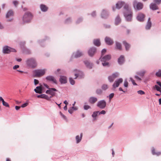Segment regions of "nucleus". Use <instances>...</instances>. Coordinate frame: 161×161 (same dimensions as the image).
I'll list each match as a JSON object with an SVG mask.
<instances>
[{
  "instance_id": "1",
  "label": "nucleus",
  "mask_w": 161,
  "mask_h": 161,
  "mask_svg": "<svg viewBox=\"0 0 161 161\" xmlns=\"http://www.w3.org/2000/svg\"><path fill=\"white\" fill-rule=\"evenodd\" d=\"M123 14L127 21L130 22L131 21L133 13L131 8L128 4H125L124 7Z\"/></svg>"
},
{
  "instance_id": "2",
  "label": "nucleus",
  "mask_w": 161,
  "mask_h": 161,
  "mask_svg": "<svg viewBox=\"0 0 161 161\" xmlns=\"http://www.w3.org/2000/svg\"><path fill=\"white\" fill-rule=\"evenodd\" d=\"M111 58L110 56L109 55H106L103 58L101 57L99 60L102 62V64L103 66H109V63L108 61H109Z\"/></svg>"
},
{
  "instance_id": "3",
  "label": "nucleus",
  "mask_w": 161,
  "mask_h": 161,
  "mask_svg": "<svg viewBox=\"0 0 161 161\" xmlns=\"http://www.w3.org/2000/svg\"><path fill=\"white\" fill-rule=\"evenodd\" d=\"M46 70L45 69H36L33 71L34 75V76L38 77H40L44 75L45 72Z\"/></svg>"
},
{
  "instance_id": "4",
  "label": "nucleus",
  "mask_w": 161,
  "mask_h": 161,
  "mask_svg": "<svg viewBox=\"0 0 161 161\" xmlns=\"http://www.w3.org/2000/svg\"><path fill=\"white\" fill-rule=\"evenodd\" d=\"M32 16L30 12L25 13L23 18V21L24 23H27L30 22L32 19Z\"/></svg>"
},
{
  "instance_id": "5",
  "label": "nucleus",
  "mask_w": 161,
  "mask_h": 161,
  "mask_svg": "<svg viewBox=\"0 0 161 161\" xmlns=\"http://www.w3.org/2000/svg\"><path fill=\"white\" fill-rule=\"evenodd\" d=\"M133 6L135 9L139 10L143 8V5L142 3L137 2L136 0H134L133 3Z\"/></svg>"
},
{
  "instance_id": "6",
  "label": "nucleus",
  "mask_w": 161,
  "mask_h": 161,
  "mask_svg": "<svg viewBox=\"0 0 161 161\" xmlns=\"http://www.w3.org/2000/svg\"><path fill=\"white\" fill-rule=\"evenodd\" d=\"M26 63L28 66L32 68L35 67L37 65V63L36 60L33 58H31L27 60L26 61Z\"/></svg>"
},
{
  "instance_id": "7",
  "label": "nucleus",
  "mask_w": 161,
  "mask_h": 161,
  "mask_svg": "<svg viewBox=\"0 0 161 161\" xmlns=\"http://www.w3.org/2000/svg\"><path fill=\"white\" fill-rule=\"evenodd\" d=\"M3 51L4 53H8L10 52H15L16 51L14 49L6 46L3 47Z\"/></svg>"
},
{
  "instance_id": "8",
  "label": "nucleus",
  "mask_w": 161,
  "mask_h": 161,
  "mask_svg": "<svg viewBox=\"0 0 161 161\" xmlns=\"http://www.w3.org/2000/svg\"><path fill=\"white\" fill-rule=\"evenodd\" d=\"M57 91V90L54 88H49L48 90L46 91V93L47 94H49L51 95V96L49 97L50 98L55 95V92Z\"/></svg>"
},
{
  "instance_id": "9",
  "label": "nucleus",
  "mask_w": 161,
  "mask_h": 161,
  "mask_svg": "<svg viewBox=\"0 0 161 161\" xmlns=\"http://www.w3.org/2000/svg\"><path fill=\"white\" fill-rule=\"evenodd\" d=\"M123 81V80L122 78H119L116 80L113 85V87L115 88L119 86V84Z\"/></svg>"
},
{
  "instance_id": "10",
  "label": "nucleus",
  "mask_w": 161,
  "mask_h": 161,
  "mask_svg": "<svg viewBox=\"0 0 161 161\" xmlns=\"http://www.w3.org/2000/svg\"><path fill=\"white\" fill-rule=\"evenodd\" d=\"M97 105L100 108L103 109L106 107V103L104 100H102L97 103Z\"/></svg>"
},
{
  "instance_id": "11",
  "label": "nucleus",
  "mask_w": 161,
  "mask_h": 161,
  "mask_svg": "<svg viewBox=\"0 0 161 161\" xmlns=\"http://www.w3.org/2000/svg\"><path fill=\"white\" fill-rule=\"evenodd\" d=\"M145 15L142 13H139L138 14L137 16L136 19L139 21L143 22L144 20Z\"/></svg>"
},
{
  "instance_id": "12",
  "label": "nucleus",
  "mask_w": 161,
  "mask_h": 161,
  "mask_svg": "<svg viewBox=\"0 0 161 161\" xmlns=\"http://www.w3.org/2000/svg\"><path fill=\"white\" fill-rule=\"evenodd\" d=\"M46 79L50 81H51L55 84H57V80L56 79L52 76H48L46 77Z\"/></svg>"
},
{
  "instance_id": "13",
  "label": "nucleus",
  "mask_w": 161,
  "mask_h": 161,
  "mask_svg": "<svg viewBox=\"0 0 161 161\" xmlns=\"http://www.w3.org/2000/svg\"><path fill=\"white\" fill-rule=\"evenodd\" d=\"M96 51V49L94 47L90 48L88 51V55L89 56L92 57L93 56Z\"/></svg>"
},
{
  "instance_id": "14",
  "label": "nucleus",
  "mask_w": 161,
  "mask_h": 161,
  "mask_svg": "<svg viewBox=\"0 0 161 161\" xmlns=\"http://www.w3.org/2000/svg\"><path fill=\"white\" fill-rule=\"evenodd\" d=\"M126 4H125V3L124 2L121 1H119L116 4V8L118 9H119L121 8L122 6L124 5V6Z\"/></svg>"
},
{
  "instance_id": "15",
  "label": "nucleus",
  "mask_w": 161,
  "mask_h": 161,
  "mask_svg": "<svg viewBox=\"0 0 161 161\" xmlns=\"http://www.w3.org/2000/svg\"><path fill=\"white\" fill-rule=\"evenodd\" d=\"M150 8L153 10H158L159 9L157 5L153 3H151L149 5Z\"/></svg>"
},
{
  "instance_id": "16",
  "label": "nucleus",
  "mask_w": 161,
  "mask_h": 161,
  "mask_svg": "<svg viewBox=\"0 0 161 161\" xmlns=\"http://www.w3.org/2000/svg\"><path fill=\"white\" fill-rule=\"evenodd\" d=\"M151 26L152 22L151 21V18H149L148 19L146 25L145 26V29L147 30H149L150 29Z\"/></svg>"
},
{
  "instance_id": "17",
  "label": "nucleus",
  "mask_w": 161,
  "mask_h": 161,
  "mask_svg": "<svg viewBox=\"0 0 161 161\" xmlns=\"http://www.w3.org/2000/svg\"><path fill=\"white\" fill-rule=\"evenodd\" d=\"M59 81L61 84H65L67 82V79L65 76H61L59 78Z\"/></svg>"
},
{
  "instance_id": "18",
  "label": "nucleus",
  "mask_w": 161,
  "mask_h": 161,
  "mask_svg": "<svg viewBox=\"0 0 161 161\" xmlns=\"http://www.w3.org/2000/svg\"><path fill=\"white\" fill-rule=\"evenodd\" d=\"M125 60L124 57L123 55H121L118 60L119 64L120 65L122 64L124 62Z\"/></svg>"
},
{
  "instance_id": "19",
  "label": "nucleus",
  "mask_w": 161,
  "mask_h": 161,
  "mask_svg": "<svg viewBox=\"0 0 161 161\" xmlns=\"http://www.w3.org/2000/svg\"><path fill=\"white\" fill-rule=\"evenodd\" d=\"M82 133H81L80 136H79V135H77L76 136L75 139L76 140V143H79L81 141L82 137Z\"/></svg>"
},
{
  "instance_id": "20",
  "label": "nucleus",
  "mask_w": 161,
  "mask_h": 161,
  "mask_svg": "<svg viewBox=\"0 0 161 161\" xmlns=\"http://www.w3.org/2000/svg\"><path fill=\"white\" fill-rule=\"evenodd\" d=\"M108 16V14L107 12L105 10H103L102 11L101 17L103 18H107Z\"/></svg>"
},
{
  "instance_id": "21",
  "label": "nucleus",
  "mask_w": 161,
  "mask_h": 161,
  "mask_svg": "<svg viewBox=\"0 0 161 161\" xmlns=\"http://www.w3.org/2000/svg\"><path fill=\"white\" fill-rule=\"evenodd\" d=\"M42 90L41 86H37L34 89V91L36 93L40 94L42 93Z\"/></svg>"
},
{
  "instance_id": "22",
  "label": "nucleus",
  "mask_w": 161,
  "mask_h": 161,
  "mask_svg": "<svg viewBox=\"0 0 161 161\" xmlns=\"http://www.w3.org/2000/svg\"><path fill=\"white\" fill-rule=\"evenodd\" d=\"M37 97L38 98H45L48 100L50 99V97L48 96L45 94L38 95Z\"/></svg>"
},
{
  "instance_id": "23",
  "label": "nucleus",
  "mask_w": 161,
  "mask_h": 161,
  "mask_svg": "<svg viewBox=\"0 0 161 161\" xmlns=\"http://www.w3.org/2000/svg\"><path fill=\"white\" fill-rule=\"evenodd\" d=\"M82 54L81 52L79 51H78L75 53V54H73V56L75 58H77L80 57L82 55Z\"/></svg>"
},
{
  "instance_id": "24",
  "label": "nucleus",
  "mask_w": 161,
  "mask_h": 161,
  "mask_svg": "<svg viewBox=\"0 0 161 161\" xmlns=\"http://www.w3.org/2000/svg\"><path fill=\"white\" fill-rule=\"evenodd\" d=\"M97 101L96 97H91L89 99V102L92 104H93Z\"/></svg>"
},
{
  "instance_id": "25",
  "label": "nucleus",
  "mask_w": 161,
  "mask_h": 161,
  "mask_svg": "<svg viewBox=\"0 0 161 161\" xmlns=\"http://www.w3.org/2000/svg\"><path fill=\"white\" fill-rule=\"evenodd\" d=\"M84 63L86 65V67L89 68L91 69L93 66L92 64V63H90L88 61H86L84 62Z\"/></svg>"
},
{
  "instance_id": "26",
  "label": "nucleus",
  "mask_w": 161,
  "mask_h": 161,
  "mask_svg": "<svg viewBox=\"0 0 161 161\" xmlns=\"http://www.w3.org/2000/svg\"><path fill=\"white\" fill-rule=\"evenodd\" d=\"M13 14V12L12 10H9L7 12L6 14V17L7 18H9L12 16Z\"/></svg>"
},
{
  "instance_id": "27",
  "label": "nucleus",
  "mask_w": 161,
  "mask_h": 161,
  "mask_svg": "<svg viewBox=\"0 0 161 161\" xmlns=\"http://www.w3.org/2000/svg\"><path fill=\"white\" fill-rule=\"evenodd\" d=\"M123 43L125 47L126 50V51L128 50L130 47V45L127 43L125 41H123Z\"/></svg>"
},
{
  "instance_id": "28",
  "label": "nucleus",
  "mask_w": 161,
  "mask_h": 161,
  "mask_svg": "<svg viewBox=\"0 0 161 161\" xmlns=\"http://www.w3.org/2000/svg\"><path fill=\"white\" fill-rule=\"evenodd\" d=\"M121 22V19L119 15L117 16L115 19V24L118 25Z\"/></svg>"
},
{
  "instance_id": "29",
  "label": "nucleus",
  "mask_w": 161,
  "mask_h": 161,
  "mask_svg": "<svg viewBox=\"0 0 161 161\" xmlns=\"http://www.w3.org/2000/svg\"><path fill=\"white\" fill-rule=\"evenodd\" d=\"M40 8L41 10L43 12L46 11L48 9L47 7L45 5L41 4L40 5Z\"/></svg>"
},
{
  "instance_id": "30",
  "label": "nucleus",
  "mask_w": 161,
  "mask_h": 161,
  "mask_svg": "<svg viewBox=\"0 0 161 161\" xmlns=\"http://www.w3.org/2000/svg\"><path fill=\"white\" fill-rule=\"evenodd\" d=\"M93 44L96 46H99L101 43L99 40L97 39L94 40Z\"/></svg>"
},
{
  "instance_id": "31",
  "label": "nucleus",
  "mask_w": 161,
  "mask_h": 161,
  "mask_svg": "<svg viewBox=\"0 0 161 161\" xmlns=\"http://www.w3.org/2000/svg\"><path fill=\"white\" fill-rule=\"evenodd\" d=\"M152 153L153 155H156L157 156H159L160 155H161V152H158L156 153L155 152V149L153 147L152 150Z\"/></svg>"
},
{
  "instance_id": "32",
  "label": "nucleus",
  "mask_w": 161,
  "mask_h": 161,
  "mask_svg": "<svg viewBox=\"0 0 161 161\" xmlns=\"http://www.w3.org/2000/svg\"><path fill=\"white\" fill-rule=\"evenodd\" d=\"M146 72L145 70H142L140 71L137 72L136 74L141 76L143 77Z\"/></svg>"
},
{
  "instance_id": "33",
  "label": "nucleus",
  "mask_w": 161,
  "mask_h": 161,
  "mask_svg": "<svg viewBox=\"0 0 161 161\" xmlns=\"http://www.w3.org/2000/svg\"><path fill=\"white\" fill-rule=\"evenodd\" d=\"M116 48L119 50H121L122 49L121 45V44L117 42H116Z\"/></svg>"
},
{
  "instance_id": "34",
  "label": "nucleus",
  "mask_w": 161,
  "mask_h": 161,
  "mask_svg": "<svg viewBox=\"0 0 161 161\" xmlns=\"http://www.w3.org/2000/svg\"><path fill=\"white\" fill-rule=\"evenodd\" d=\"M105 41L106 43L107 44H108V45L111 44L110 39V38H109L107 37H106L105 38Z\"/></svg>"
},
{
  "instance_id": "35",
  "label": "nucleus",
  "mask_w": 161,
  "mask_h": 161,
  "mask_svg": "<svg viewBox=\"0 0 161 161\" xmlns=\"http://www.w3.org/2000/svg\"><path fill=\"white\" fill-rule=\"evenodd\" d=\"M99 111H95L92 114V117L94 118V119H95V118L97 117L98 115V114H99Z\"/></svg>"
},
{
  "instance_id": "36",
  "label": "nucleus",
  "mask_w": 161,
  "mask_h": 161,
  "mask_svg": "<svg viewBox=\"0 0 161 161\" xmlns=\"http://www.w3.org/2000/svg\"><path fill=\"white\" fill-rule=\"evenodd\" d=\"M153 2L156 5H159L161 3V0H153Z\"/></svg>"
},
{
  "instance_id": "37",
  "label": "nucleus",
  "mask_w": 161,
  "mask_h": 161,
  "mask_svg": "<svg viewBox=\"0 0 161 161\" xmlns=\"http://www.w3.org/2000/svg\"><path fill=\"white\" fill-rule=\"evenodd\" d=\"M153 87L154 89H156L158 91H159L160 89L161 88V87L160 86H159L157 85H155Z\"/></svg>"
},
{
  "instance_id": "38",
  "label": "nucleus",
  "mask_w": 161,
  "mask_h": 161,
  "mask_svg": "<svg viewBox=\"0 0 161 161\" xmlns=\"http://www.w3.org/2000/svg\"><path fill=\"white\" fill-rule=\"evenodd\" d=\"M156 75L158 77L161 76V70H159L156 73Z\"/></svg>"
},
{
  "instance_id": "39",
  "label": "nucleus",
  "mask_w": 161,
  "mask_h": 161,
  "mask_svg": "<svg viewBox=\"0 0 161 161\" xmlns=\"http://www.w3.org/2000/svg\"><path fill=\"white\" fill-rule=\"evenodd\" d=\"M69 81L70 83L72 85H74L75 83V81L71 78H69Z\"/></svg>"
},
{
  "instance_id": "40",
  "label": "nucleus",
  "mask_w": 161,
  "mask_h": 161,
  "mask_svg": "<svg viewBox=\"0 0 161 161\" xmlns=\"http://www.w3.org/2000/svg\"><path fill=\"white\" fill-rule=\"evenodd\" d=\"M119 74L118 72H115L112 74V76L113 78H116L119 76Z\"/></svg>"
},
{
  "instance_id": "41",
  "label": "nucleus",
  "mask_w": 161,
  "mask_h": 161,
  "mask_svg": "<svg viewBox=\"0 0 161 161\" xmlns=\"http://www.w3.org/2000/svg\"><path fill=\"white\" fill-rule=\"evenodd\" d=\"M75 71H77L78 73V74L76 73V74H75V76H76L75 77V79H76L77 78V77L79 76L80 74L82 73L80 71L77 69L75 70Z\"/></svg>"
},
{
  "instance_id": "42",
  "label": "nucleus",
  "mask_w": 161,
  "mask_h": 161,
  "mask_svg": "<svg viewBox=\"0 0 161 161\" xmlns=\"http://www.w3.org/2000/svg\"><path fill=\"white\" fill-rule=\"evenodd\" d=\"M130 80L132 82V83L133 84V85H137L136 83H135V81L132 78L130 77Z\"/></svg>"
},
{
  "instance_id": "43",
  "label": "nucleus",
  "mask_w": 161,
  "mask_h": 161,
  "mask_svg": "<svg viewBox=\"0 0 161 161\" xmlns=\"http://www.w3.org/2000/svg\"><path fill=\"white\" fill-rule=\"evenodd\" d=\"M90 108V106L88 105H85L84 106V109L85 110H87Z\"/></svg>"
},
{
  "instance_id": "44",
  "label": "nucleus",
  "mask_w": 161,
  "mask_h": 161,
  "mask_svg": "<svg viewBox=\"0 0 161 161\" xmlns=\"http://www.w3.org/2000/svg\"><path fill=\"white\" fill-rule=\"evenodd\" d=\"M138 94L140 95H143L145 94V92L142 90H139L137 91Z\"/></svg>"
},
{
  "instance_id": "45",
  "label": "nucleus",
  "mask_w": 161,
  "mask_h": 161,
  "mask_svg": "<svg viewBox=\"0 0 161 161\" xmlns=\"http://www.w3.org/2000/svg\"><path fill=\"white\" fill-rule=\"evenodd\" d=\"M124 86L125 87H127L128 86V82L126 80H125L124 82Z\"/></svg>"
},
{
  "instance_id": "46",
  "label": "nucleus",
  "mask_w": 161,
  "mask_h": 161,
  "mask_svg": "<svg viewBox=\"0 0 161 161\" xmlns=\"http://www.w3.org/2000/svg\"><path fill=\"white\" fill-rule=\"evenodd\" d=\"M103 89L105 90L108 88V86L107 85H103L102 86Z\"/></svg>"
},
{
  "instance_id": "47",
  "label": "nucleus",
  "mask_w": 161,
  "mask_h": 161,
  "mask_svg": "<svg viewBox=\"0 0 161 161\" xmlns=\"http://www.w3.org/2000/svg\"><path fill=\"white\" fill-rule=\"evenodd\" d=\"M59 114L65 120L66 119H67L66 116L64 115L61 112H59Z\"/></svg>"
},
{
  "instance_id": "48",
  "label": "nucleus",
  "mask_w": 161,
  "mask_h": 161,
  "mask_svg": "<svg viewBox=\"0 0 161 161\" xmlns=\"http://www.w3.org/2000/svg\"><path fill=\"white\" fill-rule=\"evenodd\" d=\"M98 113H99V115L101 114H106V112L105 110H103L100 112H99V111Z\"/></svg>"
},
{
  "instance_id": "49",
  "label": "nucleus",
  "mask_w": 161,
  "mask_h": 161,
  "mask_svg": "<svg viewBox=\"0 0 161 161\" xmlns=\"http://www.w3.org/2000/svg\"><path fill=\"white\" fill-rule=\"evenodd\" d=\"M3 105L6 107H9V105L8 103L6 102H5L3 104Z\"/></svg>"
},
{
  "instance_id": "50",
  "label": "nucleus",
  "mask_w": 161,
  "mask_h": 161,
  "mask_svg": "<svg viewBox=\"0 0 161 161\" xmlns=\"http://www.w3.org/2000/svg\"><path fill=\"white\" fill-rule=\"evenodd\" d=\"M106 50L105 49H103L102 51V55H104L106 52Z\"/></svg>"
},
{
  "instance_id": "51",
  "label": "nucleus",
  "mask_w": 161,
  "mask_h": 161,
  "mask_svg": "<svg viewBox=\"0 0 161 161\" xmlns=\"http://www.w3.org/2000/svg\"><path fill=\"white\" fill-rule=\"evenodd\" d=\"M34 83L35 85H36L39 83V81L35 79L34 80Z\"/></svg>"
},
{
  "instance_id": "52",
  "label": "nucleus",
  "mask_w": 161,
  "mask_h": 161,
  "mask_svg": "<svg viewBox=\"0 0 161 161\" xmlns=\"http://www.w3.org/2000/svg\"><path fill=\"white\" fill-rule=\"evenodd\" d=\"M68 112L70 114H72L73 113V110L71 108H70L68 110Z\"/></svg>"
},
{
  "instance_id": "53",
  "label": "nucleus",
  "mask_w": 161,
  "mask_h": 161,
  "mask_svg": "<svg viewBox=\"0 0 161 161\" xmlns=\"http://www.w3.org/2000/svg\"><path fill=\"white\" fill-rule=\"evenodd\" d=\"M19 67V66L18 65H15L13 67V69L14 70L16 69L17 68Z\"/></svg>"
},
{
  "instance_id": "54",
  "label": "nucleus",
  "mask_w": 161,
  "mask_h": 161,
  "mask_svg": "<svg viewBox=\"0 0 161 161\" xmlns=\"http://www.w3.org/2000/svg\"><path fill=\"white\" fill-rule=\"evenodd\" d=\"M135 77L136 79L138 80H141V78L139 77L138 75H135Z\"/></svg>"
},
{
  "instance_id": "55",
  "label": "nucleus",
  "mask_w": 161,
  "mask_h": 161,
  "mask_svg": "<svg viewBox=\"0 0 161 161\" xmlns=\"http://www.w3.org/2000/svg\"><path fill=\"white\" fill-rule=\"evenodd\" d=\"M13 3L15 6H16V5H18V2L17 1H14L13 2Z\"/></svg>"
},
{
  "instance_id": "56",
  "label": "nucleus",
  "mask_w": 161,
  "mask_h": 161,
  "mask_svg": "<svg viewBox=\"0 0 161 161\" xmlns=\"http://www.w3.org/2000/svg\"><path fill=\"white\" fill-rule=\"evenodd\" d=\"M71 21V19L70 18L67 19L65 21L66 23H69Z\"/></svg>"
},
{
  "instance_id": "57",
  "label": "nucleus",
  "mask_w": 161,
  "mask_h": 161,
  "mask_svg": "<svg viewBox=\"0 0 161 161\" xmlns=\"http://www.w3.org/2000/svg\"><path fill=\"white\" fill-rule=\"evenodd\" d=\"M27 103H25L23 104L22 105H21V107L22 108H24L25 107H26L27 105Z\"/></svg>"
},
{
  "instance_id": "58",
  "label": "nucleus",
  "mask_w": 161,
  "mask_h": 161,
  "mask_svg": "<svg viewBox=\"0 0 161 161\" xmlns=\"http://www.w3.org/2000/svg\"><path fill=\"white\" fill-rule=\"evenodd\" d=\"M82 21V19L81 18H79L76 21L77 23H79Z\"/></svg>"
},
{
  "instance_id": "59",
  "label": "nucleus",
  "mask_w": 161,
  "mask_h": 161,
  "mask_svg": "<svg viewBox=\"0 0 161 161\" xmlns=\"http://www.w3.org/2000/svg\"><path fill=\"white\" fill-rule=\"evenodd\" d=\"M0 101H2V102L3 104L5 102L4 101V99L2 97H0Z\"/></svg>"
},
{
  "instance_id": "60",
  "label": "nucleus",
  "mask_w": 161,
  "mask_h": 161,
  "mask_svg": "<svg viewBox=\"0 0 161 161\" xmlns=\"http://www.w3.org/2000/svg\"><path fill=\"white\" fill-rule=\"evenodd\" d=\"M119 91H122L123 92L125 93V91H124L122 88L121 87H119Z\"/></svg>"
},
{
  "instance_id": "61",
  "label": "nucleus",
  "mask_w": 161,
  "mask_h": 161,
  "mask_svg": "<svg viewBox=\"0 0 161 161\" xmlns=\"http://www.w3.org/2000/svg\"><path fill=\"white\" fill-rule=\"evenodd\" d=\"M156 83L161 87V83L160 82L157 81L156 82Z\"/></svg>"
},
{
  "instance_id": "62",
  "label": "nucleus",
  "mask_w": 161,
  "mask_h": 161,
  "mask_svg": "<svg viewBox=\"0 0 161 161\" xmlns=\"http://www.w3.org/2000/svg\"><path fill=\"white\" fill-rule=\"evenodd\" d=\"M20 107L19 106H15V109L17 110H19L20 109Z\"/></svg>"
},
{
  "instance_id": "63",
  "label": "nucleus",
  "mask_w": 161,
  "mask_h": 161,
  "mask_svg": "<svg viewBox=\"0 0 161 161\" xmlns=\"http://www.w3.org/2000/svg\"><path fill=\"white\" fill-rule=\"evenodd\" d=\"M102 92V91L100 90H98L97 91V94H100Z\"/></svg>"
},
{
  "instance_id": "64",
  "label": "nucleus",
  "mask_w": 161,
  "mask_h": 161,
  "mask_svg": "<svg viewBox=\"0 0 161 161\" xmlns=\"http://www.w3.org/2000/svg\"><path fill=\"white\" fill-rule=\"evenodd\" d=\"M92 15L93 17H94L96 15V13L95 12H93L92 14Z\"/></svg>"
}]
</instances>
